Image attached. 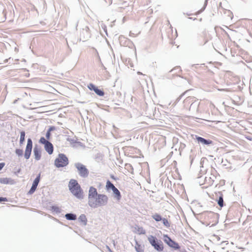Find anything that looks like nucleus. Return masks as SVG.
I'll use <instances>...</instances> for the list:
<instances>
[{"label": "nucleus", "mask_w": 252, "mask_h": 252, "mask_svg": "<svg viewBox=\"0 0 252 252\" xmlns=\"http://www.w3.org/2000/svg\"><path fill=\"white\" fill-rule=\"evenodd\" d=\"M7 61H8V59H6V60L4 61V62H7Z\"/></svg>", "instance_id": "864d4df0"}, {"label": "nucleus", "mask_w": 252, "mask_h": 252, "mask_svg": "<svg viewBox=\"0 0 252 252\" xmlns=\"http://www.w3.org/2000/svg\"><path fill=\"white\" fill-rule=\"evenodd\" d=\"M88 88L91 90L94 91L95 93L100 96H102L104 94V93L103 90L98 89L96 86L92 83H90L88 86Z\"/></svg>", "instance_id": "ddd939ff"}, {"label": "nucleus", "mask_w": 252, "mask_h": 252, "mask_svg": "<svg viewBox=\"0 0 252 252\" xmlns=\"http://www.w3.org/2000/svg\"><path fill=\"white\" fill-rule=\"evenodd\" d=\"M162 221L163 225L167 228H169L170 226V223L167 219L162 218V220H161Z\"/></svg>", "instance_id": "c756f323"}, {"label": "nucleus", "mask_w": 252, "mask_h": 252, "mask_svg": "<svg viewBox=\"0 0 252 252\" xmlns=\"http://www.w3.org/2000/svg\"><path fill=\"white\" fill-rule=\"evenodd\" d=\"M202 214L204 215L206 220L209 221V224H211V226H214L219 222V215L218 213H214L212 211L204 212Z\"/></svg>", "instance_id": "20e7f679"}, {"label": "nucleus", "mask_w": 252, "mask_h": 252, "mask_svg": "<svg viewBox=\"0 0 252 252\" xmlns=\"http://www.w3.org/2000/svg\"><path fill=\"white\" fill-rule=\"evenodd\" d=\"M98 195H99V194L97 193L96 189L92 186L89 188L88 193L89 206L95 200Z\"/></svg>", "instance_id": "1a4fd4ad"}, {"label": "nucleus", "mask_w": 252, "mask_h": 252, "mask_svg": "<svg viewBox=\"0 0 252 252\" xmlns=\"http://www.w3.org/2000/svg\"><path fill=\"white\" fill-rule=\"evenodd\" d=\"M115 188L116 187H115L113 183H112L109 180H107L106 184V189L107 190L109 191L110 189L112 190Z\"/></svg>", "instance_id": "5701e85b"}, {"label": "nucleus", "mask_w": 252, "mask_h": 252, "mask_svg": "<svg viewBox=\"0 0 252 252\" xmlns=\"http://www.w3.org/2000/svg\"><path fill=\"white\" fill-rule=\"evenodd\" d=\"M189 19H193V20H196V18H193H193L189 17Z\"/></svg>", "instance_id": "8fccbe9b"}, {"label": "nucleus", "mask_w": 252, "mask_h": 252, "mask_svg": "<svg viewBox=\"0 0 252 252\" xmlns=\"http://www.w3.org/2000/svg\"><path fill=\"white\" fill-rule=\"evenodd\" d=\"M190 153L191 154H190L189 155V159H190V164L191 165L193 162L194 158V154L193 153L192 150H191Z\"/></svg>", "instance_id": "72a5a7b5"}, {"label": "nucleus", "mask_w": 252, "mask_h": 252, "mask_svg": "<svg viewBox=\"0 0 252 252\" xmlns=\"http://www.w3.org/2000/svg\"><path fill=\"white\" fill-rule=\"evenodd\" d=\"M36 189L37 188L36 187H34L32 186L31 188L30 189V190L28 192V194H32L34 192Z\"/></svg>", "instance_id": "e433bc0d"}, {"label": "nucleus", "mask_w": 252, "mask_h": 252, "mask_svg": "<svg viewBox=\"0 0 252 252\" xmlns=\"http://www.w3.org/2000/svg\"><path fill=\"white\" fill-rule=\"evenodd\" d=\"M49 141L46 140L44 137H41L39 139V142L41 144L45 145Z\"/></svg>", "instance_id": "f704fd0d"}, {"label": "nucleus", "mask_w": 252, "mask_h": 252, "mask_svg": "<svg viewBox=\"0 0 252 252\" xmlns=\"http://www.w3.org/2000/svg\"><path fill=\"white\" fill-rule=\"evenodd\" d=\"M184 94H182L181 95H180V96H179V97H178L177 98V99H176V102H178V101H180V100L181 99V97H182V96L184 95Z\"/></svg>", "instance_id": "79ce46f5"}, {"label": "nucleus", "mask_w": 252, "mask_h": 252, "mask_svg": "<svg viewBox=\"0 0 252 252\" xmlns=\"http://www.w3.org/2000/svg\"><path fill=\"white\" fill-rule=\"evenodd\" d=\"M182 72V70L180 66H176L173 69L170 70L166 74V77L168 79H172L174 76H179L183 78L180 75V73Z\"/></svg>", "instance_id": "0eeeda50"}, {"label": "nucleus", "mask_w": 252, "mask_h": 252, "mask_svg": "<svg viewBox=\"0 0 252 252\" xmlns=\"http://www.w3.org/2000/svg\"><path fill=\"white\" fill-rule=\"evenodd\" d=\"M122 37H121V38H120V40H121V41H120V42H122Z\"/></svg>", "instance_id": "6e6d98bb"}, {"label": "nucleus", "mask_w": 252, "mask_h": 252, "mask_svg": "<svg viewBox=\"0 0 252 252\" xmlns=\"http://www.w3.org/2000/svg\"><path fill=\"white\" fill-rule=\"evenodd\" d=\"M91 37V33L88 27L83 28L80 33V39L83 41H86Z\"/></svg>", "instance_id": "f8f14e48"}, {"label": "nucleus", "mask_w": 252, "mask_h": 252, "mask_svg": "<svg viewBox=\"0 0 252 252\" xmlns=\"http://www.w3.org/2000/svg\"><path fill=\"white\" fill-rule=\"evenodd\" d=\"M20 171H21V169H19L18 170V171H17V173H20Z\"/></svg>", "instance_id": "3c124183"}, {"label": "nucleus", "mask_w": 252, "mask_h": 252, "mask_svg": "<svg viewBox=\"0 0 252 252\" xmlns=\"http://www.w3.org/2000/svg\"><path fill=\"white\" fill-rule=\"evenodd\" d=\"M0 183L2 184H13V180L8 178H0Z\"/></svg>", "instance_id": "aec40b11"}, {"label": "nucleus", "mask_w": 252, "mask_h": 252, "mask_svg": "<svg viewBox=\"0 0 252 252\" xmlns=\"http://www.w3.org/2000/svg\"><path fill=\"white\" fill-rule=\"evenodd\" d=\"M199 105V102L198 101V100H196L195 98L194 97V100L191 102L189 110H190L191 109H192V110H197L198 109Z\"/></svg>", "instance_id": "a211bd4d"}, {"label": "nucleus", "mask_w": 252, "mask_h": 252, "mask_svg": "<svg viewBox=\"0 0 252 252\" xmlns=\"http://www.w3.org/2000/svg\"><path fill=\"white\" fill-rule=\"evenodd\" d=\"M200 170L199 171V175L200 174H204L205 172H206V169H204V167L203 166V164H202V161L201 160L200 161Z\"/></svg>", "instance_id": "473e14b6"}, {"label": "nucleus", "mask_w": 252, "mask_h": 252, "mask_svg": "<svg viewBox=\"0 0 252 252\" xmlns=\"http://www.w3.org/2000/svg\"><path fill=\"white\" fill-rule=\"evenodd\" d=\"M69 189L77 198L82 199L84 198L83 191L78 182L74 179H71L68 184Z\"/></svg>", "instance_id": "f257e3e1"}, {"label": "nucleus", "mask_w": 252, "mask_h": 252, "mask_svg": "<svg viewBox=\"0 0 252 252\" xmlns=\"http://www.w3.org/2000/svg\"><path fill=\"white\" fill-rule=\"evenodd\" d=\"M65 218L68 220H75L77 219V216L73 213H67L65 215Z\"/></svg>", "instance_id": "412c9836"}, {"label": "nucleus", "mask_w": 252, "mask_h": 252, "mask_svg": "<svg viewBox=\"0 0 252 252\" xmlns=\"http://www.w3.org/2000/svg\"><path fill=\"white\" fill-rule=\"evenodd\" d=\"M74 166L77 168L78 173L81 177L86 178L88 177L89 171L85 165L80 162H76L74 164Z\"/></svg>", "instance_id": "423d86ee"}, {"label": "nucleus", "mask_w": 252, "mask_h": 252, "mask_svg": "<svg viewBox=\"0 0 252 252\" xmlns=\"http://www.w3.org/2000/svg\"><path fill=\"white\" fill-rule=\"evenodd\" d=\"M204 184H206L208 185H212V184L210 177L208 178V177H206L205 178Z\"/></svg>", "instance_id": "c9c22d12"}, {"label": "nucleus", "mask_w": 252, "mask_h": 252, "mask_svg": "<svg viewBox=\"0 0 252 252\" xmlns=\"http://www.w3.org/2000/svg\"><path fill=\"white\" fill-rule=\"evenodd\" d=\"M69 163V161L66 156L62 153L58 155V157L56 158L54 164L57 168L63 167L67 166Z\"/></svg>", "instance_id": "39448f33"}, {"label": "nucleus", "mask_w": 252, "mask_h": 252, "mask_svg": "<svg viewBox=\"0 0 252 252\" xmlns=\"http://www.w3.org/2000/svg\"><path fill=\"white\" fill-rule=\"evenodd\" d=\"M51 210L57 214L60 213L61 211L60 208L57 206H52L51 207Z\"/></svg>", "instance_id": "c85d7f7f"}, {"label": "nucleus", "mask_w": 252, "mask_h": 252, "mask_svg": "<svg viewBox=\"0 0 252 252\" xmlns=\"http://www.w3.org/2000/svg\"><path fill=\"white\" fill-rule=\"evenodd\" d=\"M193 100H194V97L189 96L187 97L183 101L184 108L186 109H188L189 108L190 104Z\"/></svg>", "instance_id": "2eb2a0df"}, {"label": "nucleus", "mask_w": 252, "mask_h": 252, "mask_svg": "<svg viewBox=\"0 0 252 252\" xmlns=\"http://www.w3.org/2000/svg\"><path fill=\"white\" fill-rule=\"evenodd\" d=\"M216 196L218 197V198H216V201L220 207L222 208L224 206V203L223 201V194L221 192H218V193L216 194Z\"/></svg>", "instance_id": "4468645a"}, {"label": "nucleus", "mask_w": 252, "mask_h": 252, "mask_svg": "<svg viewBox=\"0 0 252 252\" xmlns=\"http://www.w3.org/2000/svg\"><path fill=\"white\" fill-rule=\"evenodd\" d=\"M33 154L34 158L36 160H39L41 157L40 149L38 147L37 145H35L33 148Z\"/></svg>", "instance_id": "dca6fc26"}, {"label": "nucleus", "mask_w": 252, "mask_h": 252, "mask_svg": "<svg viewBox=\"0 0 252 252\" xmlns=\"http://www.w3.org/2000/svg\"><path fill=\"white\" fill-rule=\"evenodd\" d=\"M51 137V132L49 131H47L46 133V138L47 140H49Z\"/></svg>", "instance_id": "4c0bfd02"}, {"label": "nucleus", "mask_w": 252, "mask_h": 252, "mask_svg": "<svg viewBox=\"0 0 252 252\" xmlns=\"http://www.w3.org/2000/svg\"><path fill=\"white\" fill-rule=\"evenodd\" d=\"M112 191L114 198H115L118 201H120L122 198L120 191L116 187L113 189Z\"/></svg>", "instance_id": "6ab92c4d"}, {"label": "nucleus", "mask_w": 252, "mask_h": 252, "mask_svg": "<svg viewBox=\"0 0 252 252\" xmlns=\"http://www.w3.org/2000/svg\"><path fill=\"white\" fill-rule=\"evenodd\" d=\"M40 175H41V173H39L38 174V175L36 176L35 179L34 180V181L32 183V186L36 187V188H37V187L40 182Z\"/></svg>", "instance_id": "393cba45"}, {"label": "nucleus", "mask_w": 252, "mask_h": 252, "mask_svg": "<svg viewBox=\"0 0 252 252\" xmlns=\"http://www.w3.org/2000/svg\"><path fill=\"white\" fill-rule=\"evenodd\" d=\"M204 9H205V7H204V8H203V10ZM202 11V10H200V11H198L196 13L195 15H198V14H200Z\"/></svg>", "instance_id": "a18cd8bd"}, {"label": "nucleus", "mask_w": 252, "mask_h": 252, "mask_svg": "<svg viewBox=\"0 0 252 252\" xmlns=\"http://www.w3.org/2000/svg\"><path fill=\"white\" fill-rule=\"evenodd\" d=\"M32 149V141L31 138H28L26 150L24 154V157L26 159L30 158Z\"/></svg>", "instance_id": "9d476101"}, {"label": "nucleus", "mask_w": 252, "mask_h": 252, "mask_svg": "<svg viewBox=\"0 0 252 252\" xmlns=\"http://www.w3.org/2000/svg\"><path fill=\"white\" fill-rule=\"evenodd\" d=\"M111 178L112 179H114V180H116V178H115V176L114 175H111Z\"/></svg>", "instance_id": "de8ad7c7"}, {"label": "nucleus", "mask_w": 252, "mask_h": 252, "mask_svg": "<svg viewBox=\"0 0 252 252\" xmlns=\"http://www.w3.org/2000/svg\"><path fill=\"white\" fill-rule=\"evenodd\" d=\"M108 202V197L106 195L99 194L89 206L92 208H96L98 207L106 205Z\"/></svg>", "instance_id": "f03ea898"}, {"label": "nucleus", "mask_w": 252, "mask_h": 252, "mask_svg": "<svg viewBox=\"0 0 252 252\" xmlns=\"http://www.w3.org/2000/svg\"><path fill=\"white\" fill-rule=\"evenodd\" d=\"M97 56H98V59H99V61H100V59L99 56H98V55Z\"/></svg>", "instance_id": "603ef678"}, {"label": "nucleus", "mask_w": 252, "mask_h": 252, "mask_svg": "<svg viewBox=\"0 0 252 252\" xmlns=\"http://www.w3.org/2000/svg\"><path fill=\"white\" fill-rule=\"evenodd\" d=\"M106 248L109 252H113V251H112L111 249L108 246H107Z\"/></svg>", "instance_id": "c03bdc74"}, {"label": "nucleus", "mask_w": 252, "mask_h": 252, "mask_svg": "<svg viewBox=\"0 0 252 252\" xmlns=\"http://www.w3.org/2000/svg\"><path fill=\"white\" fill-rule=\"evenodd\" d=\"M44 149L49 155L53 154L54 151V146L50 142L48 141L44 145Z\"/></svg>", "instance_id": "f3484780"}, {"label": "nucleus", "mask_w": 252, "mask_h": 252, "mask_svg": "<svg viewBox=\"0 0 252 252\" xmlns=\"http://www.w3.org/2000/svg\"><path fill=\"white\" fill-rule=\"evenodd\" d=\"M135 249L137 252H144L143 247L137 241H136Z\"/></svg>", "instance_id": "a878e982"}, {"label": "nucleus", "mask_w": 252, "mask_h": 252, "mask_svg": "<svg viewBox=\"0 0 252 252\" xmlns=\"http://www.w3.org/2000/svg\"><path fill=\"white\" fill-rule=\"evenodd\" d=\"M201 177V175H199L198 176V178H200Z\"/></svg>", "instance_id": "5fc2aeb1"}, {"label": "nucleus", "mask_w": 252, "mask_h": 252, "mask_svg": "<svg viewBox=\"0 0 252 252\" xmlns=\"http://www.w3.org/2000/svg\"><path fill=\"white\" fill-rule=\"evenodd\" d=\"M184 15H187V16H190V15H192V14H191V13H184Z\"/></svg>", "instance_id": "49530a36"}, {"label": "nucleus", "mask_w": 252, "mask_h": 252, "mask_svg": "<svg viewBox=\"0 0 252 252\" xmlns=\"http://www.w3.org/2000/svg\"><path fill=\"white\" fill-rule=\"evenodd\" d=\"M152 218L155 220L156 221L158 222L161 221L162 220V217L159 214L155 213L152 216Z\"/></svg>", "instance_id": "cd10ccee"}, {"label": "nucleus", "mask_w": 252, "mask_h": 252, "mask_svg": "<svg viewBox=\"0 0 252 252\" xmlns=\"http://www.w3.org/2000/svg\"><path fill=\"white\" fill-rule=\"evenodd\" d=\"M104 30L105 32H106V33L107 34L106 27L105 26V28H104Z\"/></svg>", "instance_id": "09e8293b"}, {"label": "nucleus", "mask_w": 252, "mask_h": 252, "mask_svg": "<svg viewBox=\"0 0 252 252\" xmlns=\"http://www.w3.org/2000/svg\"><path fill=\"white\" fill-rule=\"evenodd\" d=\"M192 138L196 140L198 144H202L204 145H209L213 144V142L210 139H206L197 135H192Z\"/></svg>", "instance_id": "9b49d317"}, {"label": "nucleus", "mask_w": 252, "mask_h": 252, "mask_svg": "<svg viewBox=\"0 0 252 252\" xmlns=\"http://www.w3.org/2000/svg\"><path fill=\"white\" fill-rule=\"evenodd\" d=\"M137 230L139 234H145L146 233L145 230L142 227L138 226Z\"/></svg>", "instance_id": "7c9ffc66"}, {"label": "nucleus", "mask_w": 252, "mask_h": 252, "mask_svg": "<svg viewBox=\"0 0 252 252\" xmlns=\"http://www.w3.org/2000/svg\"><path fill=\"white\" fill-rule=\"evenodd\" d=\"M148 240L154 249L158 252L163 251L164 246L161 240L158 239L156 236L150 235L148 237Z\"/></svg>", "instance_id": "7ed1b4c3"}, {"label": "nucleus", "mask_w": 252, "mask_h": 252, "mask_svg": "<svg viewBox=\"0 0 252 252\" xmlns=\"http://www.w3.org/2000/svg\"><path fill=\"white\" fill-rule=\"evenodd\" d=\"M246 138L250 141H252V137L250 136H246Z\"/></svg>", "instance_id": "37998d69"}, {"label": "nucleus", "mask_w": 252, "mask_h": 252, "mask_svg": "<svg viewBox=\"0 0 252 252\" xmlns=\"http://www.w3.org/2000/svg\"><path fill=\"white\" fill-rule=\"evenodd\" d=\"M15 153L18 156L21 157L23 155V151L22 149H17L15 150Z\"/></svg>", "instance_id": "2f4dec72"}, {"label": "nucleus", "mask_w": 252, "mask_h": 252, "mask_svg": "<svg viewBox=\"0 0 252 252\" xmlns=\"http://www.w3.org/2000/svg\"><path fill=\"white\" fill-rule=\"evenodd\" d=\"M5 166L4 162H0V170H1Z\"/></svg>", "instance_id": "a19ab883"}, {"label": "nucleus", "mask_w": 252, "mask_h": 252, "mask_svg": "<svg viewBox=\"0 0 252 252\" xmlns=\"http://www.w3.org/2000/svg\"><path fill=\"white\" fill-rule=\"evenodd\" d=\"M25 132L24 131H22L20 132V141L19 143L20 145H22L25 140Z\"/></svg>", "instance_id": "bb28decb"}, {"label": "nucleus", "mask_w": 252, "mask_h": 252, "mask_svg": "<svg viewBox=\"0 0 252 252\" xmlns=\"http://www.w3.org/2000/svg\"><path fill=\"white\" fill-rule=\"evenodd\" d=\"M78 220L81 222L84 225H86L87 223V219L84 214H81L78 218Z\"/></svg>", "instance_id": "4be33fe9"}, {"label": "nucleus", "mask_w": 252, "mask_h": 252, "mask_svg": "<svg viewBox=\"0 0 252 252\" xmlns=\"http://www.w3.org/2000/svg\"><path fill=\"white\" fill-rule=\"evenodd\" d=\"M7 199L6 197H0V202L2 201H7Z\"/></svg>", "instance_id": "ea45409f"}, {"label": "nucleus", "mask_w": 252, "mask_h": 252, "mask_svg": "<svg viewBox=\"0 0 252 252\" xmlns=\"http://www.w3.org/2000/svg\"><path fill=\"white\" fill-rule=\"evenodd\" d=\"M218 174L217 171L214 168L211 169V177H210L212 181V184L214 182L215 179H216L217 175Z\"/></svg>", "instance_id": "b1692460"}, {"label": "nucleus", "mask_w": 252, "mask_h": 252, "mask_svg": "<svg viewBox=\"0 0 252 252\" xmlns=\"http://www.w3.org/2000/svg\"><path fill=\"white\" fill-rule=\"evenodd\" d=\"M56 129V127L54 126H50L49 128H48L47 131H49V132H51L52 131H53Z\"/></svg>", "instance_id": "58836bf2"}, {"label": "nucleus", "mask_w": 252, "mask_h": 252, "mask_svg": "<svg viewBox=\"0 0 252 252\" xmlns=\"http://www.w3.org/2000/svg\"><path fill=\"white\" fill-rule=\"evenodd\" d=\"M163 240L169 247L174 250H178L180 248L179 245L173 240L167 234L163 235Z\"/></svg>", "instance_id": "6e6552de"}]
</instances>
